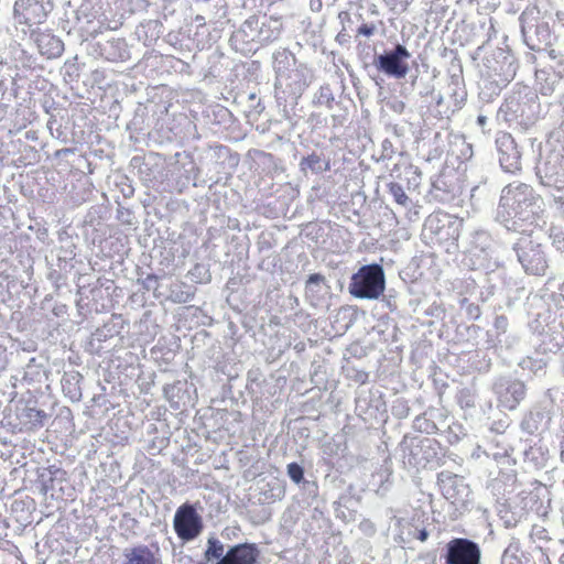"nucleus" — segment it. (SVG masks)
Masks as SVG:
<instances>
[{"mask_svg":"<svg viewBox=\"0 0 564 564\" xmlns=\"http://www.w3.org/2000/svg\"><path fill=\"white\" fill-rule=\"evenodd\" d=\"M225 544L217 538L210 536L207 539L206 550L204 551L205 563L221 562L226 556Z\"/></svg>","mask_w":564,"mask_h":564,"instance_id":"nucleus-40","label":"nucleus"},{"mask_svg":"<svg viewBox=\"0 0 564 564\" xmlns=\"http://www.w3.org/2000/svg\"><path fill=\"white\" fill-rule=\"evenodd\" d=\"M52 10L53 3L50 0H17L13 14L19 24L32 26L44 23Z\"/></svg>","mask_w":564,"mask_h":564,"instance_id":"nucleus-18","label":"nucleus"},{"mask_svg":"<svg viewBox=\"0 0 564 564\" xmlns=\"http://www.w3.org/2000/svg\"><path fill=\"white\" fill-rule=\"evenodd\" d=\"M540 184L551 191L555 204L564 206V144L549 143L535 166Z\"/></svg>","mask_w":564,"mask_h":564,"instance_id":"nucleus-5","label":"nucleus"},{"mask_svg":"<svg viewBox=\"0 0 564 564\" xmlns=\"http://www.w3.org/2000/svg\"><path fill=\"white\" fill-rule=\"evenodd\" d=\"M141 284L147 291H156L159 288V276L155 274H148L142 281Z\"/></svg>","mask_w":564,"mask_h":564,"instance_id":"nucleus-60","label":"nucleus"},{"mask_svg":"<svg viewBox=\"0 0 564 564\" xmlns=\"http://www.w3.org/2000/svg\"><path fill=\"white\" fill-rule=\"evenodd\" d=\"M191 280L195 283H208L212 280V274L208 265L204 263H196L188 272Z\"/></svg>","mask_w":564,"mask_h":564,"instance_id":"nucleus-47","label":"nucleus"},{"mask_svg":"<svg viewBox=\"0 0 564 564\" xmlns=\"http://www.w3.org/2000/svg\"><path fill=\"white\" fill-rule=\"evenodd\" d=\"M314 79V72L305 63H300L295 67L280 75L275 78V97L281 105L283 100L285 104L296 105L299 98L303 95L306 88Z\"/></svg>","mask_w":564,"mask_h":564,"instance_id":"nucleus-7","label":"nucleus"},{"mask_svg":"<svg viewBox=\"0 0 564 564\" xmlns=\"http://www.w3.org/2000/svg\"><path fill=\"white\" fill-rule=\"evenodd\" d=\"M564 63L560 64V68L552 73L540 70L536 73L539 91L543 96H552L555 93H564Z\"/></svg>","mask_w":564,"mask_h":564,"instance_id":"nucleus-26","label":"nucleus"},{"mask_svg":"<svg viewBox=\"0 0 564 564\" xmlns=\"http://www.w3.org/2000/svg\"><path fill=\"white\" fill-rule=\"evenodd\" d=\"M509 321L506 315H497L492 329L487 332V339H499L508 333Z\"/></svg>","mask_w":564,"mask_h":564,"instance_id":"nucleus-45","label":"nucleus"},{"mask_svg":"<svg viewBox=\"0 0 564 564\" xmlns=\"http://www.w3.org/2000/svg\"><path fill=\"white\" fill-rule=\"evenodd\" d=\"M123 328V319L120 315H112L111 319L102 327L97 328L93 333V340L99 343L106 341L116 335H119Z\"/></svg>","mask_w":564,"mask_h":564,"instance_id":"nucleus-34","label":"nucleus"},{"mask_svg":"<svg viewBox=\"0 0 564 564\" xmlns=\"http://www.w3.org/2000/svg\"><path fill=\"white\" fill-rule=\"evenodd\" d=\"M221 58V55L219 54H213L209 59H208V63H213V65H210L208 67V69L206 70L205 73V77H218L220 75V67H218L217 63L219 62V59Z\"/></svg>","mask_w":564,"mask_h":564,"instance_id":"nucleus-59","label":"nucleus"},{"mask_svg":"<svg viewBox=\"0 0 564 564\" xmlns=\"http://www.w3.org/2000/svg\"><path fill=\"white\" fill-rule=\"evenodd\" d=\"M402 451V459L405 466L410 467H425L429 463L433 462L438 456L440 443L430 437H413L404 436L400 443Z\"/></svg>","mask_w":564,"mask_h":564,"instance_id":"nucleus-12","label":"nucleus"},{"mask_svg":"<svg viewBox=\"0 0 564 564\" xmlns=\"http://www.w3.org/2000/svg\"><path fill=\"white\" fill-rule=\"evenodd\" d=\"M536 496L533 495L530 491L521 490L518 492V495L513 498V503L516 506H520V511L525 512V509L530 502L536 501Z\"/></svg>","mask_w":564,"mask_h":564,"instance_id":"nucleus-51","label":"nucleus"},{"mask_svg":"<svg viewBox=\"0 0 564 564\" xmlns=\"http://www.w3.org/2000/svg\"><path fill=\"white\" fill-rule=\"evenodd\" d=\"M386 289V275L381 264H365L354 273L348 285L349 293L360 300H377Z\"/></svg>","mask_w":564,"mask_h":564,"instance_id":"nucleus-8","label":"nucleus"},{"mask_svg":"<svg viewBox=\"0 0 564 564\" xmlns=\"http://www.w3.org/2000/svg\"><path fill=\"white\" fill-rule=\"evenodd\" d=\"M83 376L76 370L65 371L61 379L62 391L72 402H79L83 398L80 382Z\"/></svg>","mask_w":564,"mask_h":564,"instance_id":"nucleus-31","label":"nucleus"},{"mask_svg":"<svg viewBox=\"0 0 564 564\" xmlns=\"http://www.w3.org/2000/svg\"><path fill=\"white\" fill-rule=\"evenodd\" d=\"M297 64L300 63L295 58L294 54L286 48L279 50L273 54L272 65L276 77H280V75H283Z\"/></svg>","mask_w":564,"mask_h":564,"instance_id":"nucleus-35","label":"nucleus"},{"mask_svg":"<svg viewBox=\"0 0 564 564\" xmlns=\"http://www.w3.org/2000/svg\"><path fill=\"white\" fill-rule=\"evenodd\" d=\"M301 171H312L315 174H319L329 170V162L325 161L322 155L313 152L312 154L303 158L300 162Z\"/></svg>","mask_w":564,"mask_h":564,"instance_id":"nucleus-41","label":"nucleus"},{"mask_svg":"<svg viewBox=\"0 0 564 564\" xmlns=\"http://www.w3.org/2000/svg\"><path fill=\"white\" fill-rule=\"evenodd\" d=\"M479 545L464 538H455L446 544L445 564H480Z\"/></svg>","mask_w":564,"mask_h":564,"instance_id":"nucleus-20","label":"nucleus"},{"mask_svg":"<svg viewBox=\"0 0 564 564\" xmlns=\"http://www.w3.org/2000/svg\"><path fill=\"white\" fill-rule=\"evenodd\" d=\"M260 551L254 543H239L229 546L224 561L215 564H257Z\"/></svg>","mask_w":564,"mask_h":564,"instance_id":"nucleus-25","label":"nucleus"},{"mask_svg":"<svg viewBox=\"0 0 564 564\" xmlns=\"http://www.w3.org/2000/svg\"><path fill=\"white\" fill-rule=\"evenodd\" d=\"M517 239L512 245V250L517 256L525 273L532 275H544L549 268L545 247L533 239L532 235H524Z\"/></svg>","mask_w":564,"mask_h":564,"instance_id":"nucleus-9","label":"nucleus"},{"mask_svg":"<svg viewBox=\"0 0 564 564\" xmlns=\"http://www.w3.org/2000/svg\"><path fill=\"white\" fill-rule=\"evenodd\" d=\"M561 347L560 341L556 338H551L549 343L544 340L536 347L538 352L546 355L547 352L557 351Z\"/></svg>","mask_w":564,"mask_h":564,"instance_id":"nucleus-58","label":"nucleus"},{"mask_svg":"<svg viewBox=\"0 0 564 564\" xmlns=\"http://www.w3.org/2000/svg\"><path fill=\"white\" fill-rule=\"evenodd\" d=\"M65 471L56 466H48L39 471L37 479L35 481L40 492L44 496L48 495L54 490L55 481H63Z\"/></svg>","mask_w":564,"mask_h":564,"instance_id":"nucleus-32","label":"nucleus"},{"mask_svg":"<svg viewBox=\"0 0 564 564\" xmlns=\"http://www.w3.org/2000/svg\"><path fill=\"white\" fill-rule=\"evenodd\" d=\"M387 106L391 111L399 113V115L403 113L405 110V107H406L405 102L398 98H393L392 100H389L387 102Z\"/></svg>","mask_w":564,"mask_h":564,"instance_id":"nucleus-64","label":"nucleus"},{"mask_svg":"<svg viewBox=\"0 0 564 564\" xmlns=\"http://www.w3.org/2000/svg\"><path fill=\"white\" fill-rule=\"evenodd\" d=\"M455 148L459 151L457 158L462 162L469 161L474 155L473 145L466 142L465 139H459L457 142H455Z\"/></svg>","mask_w":564,"mask_h":564,"instance_id":"nucleus-53","label":"nucleus"},{"mask_svg":"<svg viewBox=\"0 0 564 564\" xmlns=\"http://www.w3.org/2000/svg\"><path fill=\"white\" fill-rule=\"evenodd\" d=\"M387 187L389 195L398 206V210L404 212L411 221L417 219L420 206L413 203V200L405 194L402 185L395 182H390Z\"/></svg>","mask_w":564,"mask_h":564,"instance_id":"nucleus-28","label":"nucleus"},{"mask_svg":"<svg viewBox=\"0 0 564 564\" xmlns=\"http://www.w3.org/2000/svg\"><path fill=\"white\" fill-rule=\"evenodd\" d=\"M540 112L539 97L528 86H521L506 97L500 106L497 117L509 124L528 130L532 127Z\"/></svg>","mask_w":564,"mask_h":564,"instance_id":"nucleus-3","label":"nucleus"},{"mask_svg":"<svg viewBox=\"0 0 564 564\" xmlns=\"http://www.w3.org/2000/svg\"><path fill=\"white\" fill-rule=\"evenodd\" d=\"M408 534L413 539H417L421 542H425L429 539V531L425 528L419 529L417 527H411Z\"/></svg>","mask_w":564,"mask_h":564,"instance_id":"nucleus-62","label":"nucleus"},{"mask_svg":"<svg viewBox=\"0 0 564 564\" xmlns=\"http://www.w3.org/2000/svg\"><path fill=\"white\" fill-rule=\"evenodd\" d=\"M495 240L484 229L474 230L469 236L467 254L475 259L473 264L478 268H489L495 257Z\"/></svg>","mask_w":564,"mask_h":564,"instance_id":"nucleus-19","label":"nucleus"},{"mask_svg":"<svg viewBox=\"0 0 564 564\" xmlns=\"http://www.w3.org/2000/svg\"><path fill=\"white\" fill-rule=\"evenodd\" d=\"M520 341V337L514 333H507L499 339H487L486 343L489 348H506L512 349Z\"/></svg>","mask_w":564,"mask_h":564,"instance_id":"nucleus-44","label":"nucleus"},{"mask_svg":"<svg viewBox=\"0 0 564 564\" xmlns=\"http://www.w3.org/2000/svg\"><path fill=\"white\" fill-rule=\"evenodd\" d=\"M286 473L290 479L296 485H302L306 480L304 478V467L296 462L288 464Z\"/></svg>","mask_w":564,"mask_h":564,"instance_id":"nucleus-50","label":"nucleus"},{"mask_svg":"<svg viewBox=\"0 0 564 564\" xmlns=\"http://www.w3.org/2000/svg\"><path fill=\"white\" fill-rule=\"evenodd\" d=\"M169 291L167 300L177 304H185L195 295V288L181 281L173 282Z\"/></svg>","mask_w":564,"mask_h":564,"instance_id":"nucleus-38","label":"nucleus"},{"mask_svg":"<svg viewBox=\"0 0 564 564\" xmlns=\"http://www.w3.org/2000/svg\"><path fill=\"white\" fill-rule=\"evenodd\" d=\"M545 218L544 199L531 185L512 182L502 188L495 220L508 231L532 232Z\"/></svg>","mask_w":564,"mask_h":564,"instance_id":"nucleus-1","label":"nucleus"},{"mask_svg":"<svg viewBox=\"0 0 564 564\" xmlns=\"http://www.w3.org/2000/svg\"><path fill=\"white\" fill-rule=\"evenodd\" d=\"M549 358L546 356L534 358V357H525L519 362V367L523 370H529L534 376H538L540 372L544 371L547 365Z\"/></svg>","mask_w":564,"mask_h":564,"instance_id":"nucleus-43","label":"nucleus"},{"mask_svg":"<svg viewBox=\"0 0 564 564\" xmlns=\"http://www.w3.org/2000/svg\"><path fill=\"white\" fill-rule=\"evenodd\" d=\"M491 390L498 406L508 411L516 410L527 397L524 381L511 376L497 377L492 382Z\"/></svg>","mask_w":564,"mask_h":564,"instance_id":"nucleus-15","label":"nucleus"},{"mask_svg":"<svg viewBox=\"0 0 564 564\" xmlns=\"http://www.w3.org/2000/svg\"><path fill=\"white\" fill-rule=\"evenodd\" d=\"M99 46L100 55L109 62H126L131 57L124 39L111 37Z\"/></svg>","mask_w":564,"mask_h":564,"instance_id":"nucleus-29","label":"nucleus"},{"mask_svg":"<svg viewBox=\"0 0 564 564\" xmlns=\"http://www.w3.org/2000/svg\"><path fill=\"white\" fill-rule=\"evenodd\" d=\"M523 43L535 52H547L551 59L563 55L562 50L552 48L560 35H556L546 21L539 19L535 7L527 8L519 17Z\"/></svg>","mask_w":564,"mask_h":564,"instance_id":"nucleus-4","label":"nucleus"},{"mask_svg":"<svg viewBox=\"0 0 564 564\" xmlns=\"http://www.w3.org/2000/svg\"><path fill=\"white\" fill-rule=\"evenodd\" d=\"M76 246L70 240H65L63 245L57 249V268L59 270H64V272H69L73 268V260L76 257Z\"/></svg>","mask_w":564,"mask_h":564,"instance_id":"nucleus-39","label":"nucleus"},{"mask_svg":"<svg viewBox=\"0 0 564 564\" xmlns=\"http://www.w3.org/2000/svg\"><path fill=\"white\" fill-rule=\"evenodd\" d=\"M312 104L325 107L332 112L333 127H341L348 119V108L343 105L341 97L336 98L329 84H323L314 93Z\"/></svg>","mask_w":564,"mask_h":564,"instance_id":"nucleus-21","label":"nucleus"},{"mask_svg":"<svg viewBox=\"0 0 564 564\" xmlns=\"http://www.w3.org/2000/svg\"><path fill=\"white\" fill-rule=\"evenodd\" d=\"M437 486L443 497L449 501L457 511L468 510L473 502V495L469 485L463 476L448 470L437 474Z\"/></svg>","mask_w":564,"mask_h":564,"instance_id":"nucleus-13","label":"nucleus"},{"mask_svg":"<svg viewBox=\"0 0 564 564\" xmlns=\"http://www.w3.org/2000/svg\"><path fill=\"white\" fill-rule=\"evenodd\" d=\"M462 193V186L455 173H442L437 175L431 185L429 196L442 204H449Z\"/></svg>","mask_w":564,"mask_h":564,"instance_id":"nucleus-22","label":"nucleus"},{"mask_svg":"<svg viewBox=\"0 0 564 564\" xmlns=\"http://www.w3.org/2000/svg\"><path fill=\"white\" fill-rule=\"evenodd\" d=\"M330 286L325 275L321 273H312L305 281V300L310 305L317 307L325 300Z\"/></svg>","mask_w":564,"mask_h":564,"instance_id":"nucleus-27","label":"nucleus"},{"mask_svg":"<svg viewBox=\"0 0 564 564\" xmlns=\"http://www.w3.org/2000/svg\"><path fill=\"white\" fill-rule=\"evenodd\" d=\"M302 489L306 492L310 498L315 499L318 496V486L315 481L305 480L302 484Z\"/></svg>","mask_w":564,"mask_h":564,"instance_id":"nucleus-63","label":"nucleus"},{"mask_svg":"<svg viewBox=\"0 0 564 564\" xmlns=\"http://www.w3.org/2000/svg\"><path fill=\"white\" fill-rule=\"evenodd\" d=\"M524 514L525 512H522L520 510L512 511L507 507H503L502 509L499 510L500 520L503 522L506 528L516 527L522 520Z\"/></svg>","mask_w":564,"mask_h":564,"instance_id":"nucleus-48","label":"nucleus"},{"mask_svg":"<svg viewBox=\"0 0 564 564\" xmlns=\"http://www.w3.org/2000/svg\"><path fill=\"white\" fill-rule=\"evenodd\" d=\"M173 529L183 543L194 541L202 534L204 522L196 503L184 502L176 509Z\"/></svg>","mask_w":564,"mask_h":564,"instance_id":"nucleus-14","label":"nucleus"},{"mask_svg":"<svg viewBox=\"0 0 564 564\" xmlns=\"http://www.w3.org/2000/svg\"><path fill=\"white\" fill-rule=\"evenodd\" d=\"M485 66L495 79L481 89L480 96L482 99L492 95L498 96L501 87L510 83L517 73L516 57L507 48L497 47L490 56L486 57Z\"/></svg>","mask_w":564,"mask_h":564,"instance_id":"nucleus-6","label":"nucleus"},{"mask_svg":"<svg viewBox=\"0 0 564 564\" xmlns=\"http://www.w3.org/2000/svg\"><path fill=\"white\" fill-rule=\"evenodd\" d=\"M412 53L401 43L393 44L380 54H372V66L393 79H403L410 72Z\"/></svg>","mask_w":564,"mask_h":564,"instance_id":"nucleus-10","label":"nucleus"},{"mask_svg":"<svg viewBox=\"0 0 564 564\" xmlns=\"http://www.w3.org/2000/svg\"><path fill=\"white\" fill-rule=\"evenodd\" d=\"M102 0H84L76 10V24L83 41L95 37L108 29Z\"/></svg>","mask_w":564,"mask_h":564,"instance_id":"nucleus-11","label":"nucleus"},{"mask_svg":"<svg viewBox=\"0 0 564 564\" xmlns=\"http://www.w3.org/2000/svg\"><path fill=\"white\" fill-rule=\"evenodd\" d=\"M487 438L495 444L497 447V452L492 453V456H506L508 455V446H507V440L506 436L502 434L499 435H487Z\"/></svg>","mask_w":564,"mask_h":564,"instance_id":"nucleus-52","label":"nucleus"},{"mask_svg":"<svg viewBox=\"0 0 564 564\" xmlns=\"http://www.w3.org/2000/svg\"><path fill=\"white\" fill-rule=\"evenodd\" d=\"M370 45L366 43H361L360 41L357 44V53L361 62L364 63V67L367 69L369 67L368 59L372 61V55L370 54Z\"/></svg>","mask_w":564,"mask_h":564,"instance_id":"nucleus-54","label":"nucleus"},{"mask_svg":"<svg viewBox=\"0 0 564 564\" xmlns=\"http://www.w3.org/2000/svg\"><path fill=\"white\" fill-rule=\"evenodd\" d=\"M161 28L162 24L158 20H148L137 26L135 33L140 40L153 41L159 37Z\"/></svg>","mask_w":564,"mask_h":564,"instance_id":"nucleus-42","label":"nucleus"},{"mask_svg":"<svg viewBox=\"0 0 564 564\" xmlns=\"http://www.w3.org/2000/svg\"><path fill=\"white\" fill-rule=\"evenodd\" d=\"M498 160L507 173H517L522 169V148L514 138L505 131H499L495 139Z\"/></svg>","mask_w":564,"mask_h":564,"instance_id":"nucleus-17","label":"nucleus"},{"mask_svg":"<svg viewBox=\"0 0 564 564\" xmlns=\"http://www.w3.org/2000/svg\"><path fill=\"white\" fill-rule=\"evenodd\" d=\"M132 212L127 207H119L117 209V219L124 225H131L132 224Z\"/></svg>","mask_w":564,"mask_h":564,"instance_id":"nucleus-61","label":"nucleus"},{"mask_svg":"<svg viewBox=\"0 0 564 564\" xmlns=\"http://www.w3.org/2000/svg\"><path fill=\"white\" fill-rule=\"evenodd\" d=\"M35 43L43 56L47 58H56L59 57L64 52V43L63 41L48 32H41L35 34Z\"/></svg>","mask_w":564,"mask_h":564,"instance_id":"nucleus-30","label":"nucleus"},{"mask_svg":"<svg viewBox=\"0 0 564 564\" xmlns=\"http://www.w3.org/2000/svg\"><path fill=\"white\" fill-rule=\"evenodd\" d=\"M413 427L417 432L434 434L437 433L438 429L434 421L427 417V413L417 415L413 421Z\"/></svg>","mask_w":564,"mask_h":564,"instance_id":"nucleus-46","label":"nucleus"},{"mask_svg":"<svg viewBox=\"0 0 564 564\" xmlns=\"http://www.w3.org/2000/svg\"><path fill=\"white\" fill-rule=\"evenodd\" d=\"M384 3L395 13H403L413 0H383Z\"/></svg>","mask_w":564,"mask_h":564,"instance_id":"nucleus-56","label":"nucleus"},{"mask_svg":"<svg viewBox=\"0 0 564 564\" xmlns=\"http://www.w3.org/2000/svg\"><path fill=\"white\" fill-rule=\"evenodd\" d=\"M392 414L398 419H404L410 414V408L406 401L398 400L392 405Z\"/></svg>","mask_w":564,"mask_h":564,"instance_id":"nucleus-55","label":"nucleus"},{"mask_svg":"<svg viewBox=\"0 0 564 564\" xmlns=\"http://www.w3.org/2000/svg\"><path fill=\"white\" fill-rule=\"evenodd\" d=\"M119 564H163L161 549L158 543L124 547Z\"/></svg>","mask_w":564,"mask_h":564,"instance_id":"nucleus-23","label":"nucleus"},{"mask_svg":"<svg viewBox=\"0 0 564 564\" xmlns=\"http://www.w3.org/2000/svg\"><path fill=\"white\" fill-rule=\"evenodd\" d=\"M552 421V411L542 403L532 406L522 417L521 431L529 435H540L547 431Z\"/></svg>","mask_w":564,"mask_h":564,"instance_id":"nucleus-24","label":"nucleus"},{"mask_svg":"<svg viewBox=\"0 0 564 564\" xmlns=\"http://www.w3.org/2000/svg\"><path fill=\"white\" fill-rule=\"evenodd\" d=\"M377 32V25L375 23H361L357 30L355 39L358 40L359 36L370 37Z\"/></svg>","mask_w":564,"mask_h":564,"instance_id":"nucleus-57","label":"nucleus"},{"mask_svg":"<svg viewBox=\"0 0 564 564\" xmlns=\"http://www.w3.org/2000/svg\"><path fill=\"white\" fill-rule=\"evenodd\" d=\"M283 32L281 18L268 14L248 17L230 36V46L243 55L276 42Z\"/></svg>","mask_w":564,"mask_h":564,"instance_id":"nucleus-2","label":"nucleus"},{"mask_svg":"<svg viewBox=\"0 0 564 564\" xmlns=\"http://www.w3.org/2000/svg\"><path fill=\"white\" fill-rule=\"evenodd\" d=\"M20 420L29 424L31 429H40L44 426L45 420L48 417L44 410L36 409L30 404H25L19 413Z\"/></svg>","mask_w":564,"mask_h":564,"instance_id":"nucleus-37","label":"nucleus"},{"mask_svg":"<svg viewBox=\"0 0 564 564\" xmlns=\"http://www.w3.org/2000/svg\"><path fill=\"white\" fill-rule=\"evenodd\" d=\"M463 220L447 213H432L424 221V231L438 242L456 241Z\"/></svg>","mask_w":564,"mask_h":564,"instance_id":"nucleus-16","label":"nucleus"},{"mask_svg":"<svg viewBox=\"0 0 564 564\" xmlns=\"http://www.w3.org/2000/svg\"><path fill=\"white\" fill-rule=\"evenodd\" d=\"M549 449L541 442L530 445L523 452V462L532 469L540 470L546 467L549 462Z\"/></svg>","mask_w":564,"mask_h":564,"instance_id":"nucleus-33","label":"nucleus"},{"mask_svg":"<svg viewBox=\"0 0 564 564\" xmlns=\"http://www.w3.org/2000/svg\"><path fill=\"white\" fill-rule=\"evenodd\" d=\"M549 238L551 239V242H552V246L557 250V251H564V234H563V229H562V225L561 224H557V225H552L550 228H549Z\"/></svg>","mask_w":564,"mask_h":564,"instance_id":"nucleus-49","label":"nucleus"},{"mask_svg":"<svg viewBox=\"0 0 564 564\" xmlns=\"http://www.w3.org/2000/svg\"><path fill=\"white\" fill-rule=\"evenodd\" d=\"M501 564H535V561L520 549L518 542H511L502 553Z\"/></svg>","mask_w":564,"mask_h":564,"instance_id":"nucleus-36","label":"nucleus"}]
</instances>
